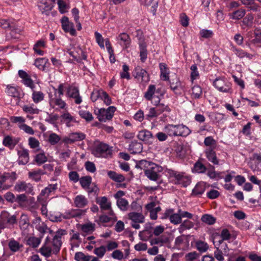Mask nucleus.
<instances>
[{
  "label": "nucleus",
  "instance_id": "obj_18",
  "mask_svg": "<svg viewBox=\"0 0 261 261\" xmlns=\"http://www.w3.org/2000/svg\"><path fill=\"white\" fill-rule=\"evenodd\" d=\"M143 146L142 143L133 141L129 145L128 150L132 154L140 153L142 151Z\"/></svg>",
  "mask_w": 261,
  "mask_h": 261
},
{
  "label": "nucleus",
  "instance_id": "obj_17",
  "mask_svg": "<svg viewBox=\"0 0 261 261\" xmlns=\"http://www.w3.org/2000/svg\"><path fill=\"white\" fill-rule=\"evenodd\" d=\"M205 154L207 160L214 165H219V160L217 158L216 153L213 148H209L205 150Z\"/></svg>",
  "mask_w": 261,
  "mask_h": 261
},
{
  "label": "nucleus",
  "instance_id": "obj_31",
  "mask_svg": "<svg viewBox=\"0 0 261 261\" xmlns=\"http://www.w3.org/2000/svg\"><path fill=\"white\" fill-rule=\"evenodd\" d=\"M18 142V140L17 139H13L11 137L7 136L4 138L3 143L5 146L13 149Z\"/></svg>",
  "mask_w": 261,
  "mask_h": 261
},
{
  "label": "nucleus",
  "instance_id": "obj_55",
  "mask_svg": "<svg viewBox=\"0 0 261 261\" xmlns=\"http://www.w3.org/2000/svg\"><path fill=\"white\" fill-rule=\"evenodd\" d=\"M62 120L61 121L63 123H66L67 126L69 127L71 126L70 123L71 122H77V121L71 116V115H61Z\"/></svg>",
  "mask_w": 261,
  "mask_h": 261
},
{
  "label": "nucleus",
  "instance_id": "obj_23",
  "mask_svg": "<svg viewBox=\"0 0 261 261\" xmlns=\"http://www.w3.org/2000/svg\"><path fill=\"white\" fill-rule=\"evenodd\" d=\"M117 38L118 40L121 41L120 44L123 45L125 48H128L129 46L131 40L127 34L125 33H121Z\"/></svg>",
  "mask_w": 261,
  "mask_h": 261
},
{
  "label": "nucleus",
  "instance_id": "obj_52",
  "mask_svg": "<svg viewBox=\"0 0 261 261\" xmlns=\"http://www.w3.org/2000/svg\"><path fill=\"white\" fill-rule=\"evenodd\" d=\"M160 110L156 111V107L151 108L150 109V113L151 114H154V113H161L165 111L169 112L170 110L167 106H165L163 104H159Z\"/></svg>",
  "mask_w": 261,
  "mask_h": 261
},
{
  "label": "nucleus",
  "instance_id": "obj_19",
  "mask_svg": "<svg viewBox=\"0 0 261 261\" xmlns=\"http://www.w3.org/2000/svg\"><path fill=\"white\" fill-rule=\"evenodd\" d=\"M96 202L102 210H109L111 208V203L108 201L107 197L105 196L97 197Z\"/></svg>",
  "mask_w": 261,
  "mask_h": 261
},
{
  "label": "nucleus",
  "instance_id": "obj_53",
  "mask_svg": "<svg viewBox=\"0 0 261 261\" xmlns=\"http://www.w3.org/2000/svg\"><path fill=\"white\" fill-rule=\"evenodd\" d=\"M29 219L28 216L24 214H22L19 220L20 227L21 228H26L29 226Z\"/></svg>",
  "mask_w": 261,
  "mask_h": 261
},
{
  "label": "nucleus",
  "instance_id": "obj_5",
  "mask_svg": "<svg viewBox=\"0 0 261 261\" xmlns=\"http://www.w3.org/2000/svg\"><path fill=\"white\" fill-rule=\"evenodd\" d=\"M66 234V230L62 229H60L56 232L51 241V244L53 247L52 249L53 254H57L60 252L62 245V237Z\"/></svg>",
  "mask_w": 261,
  "mask_h": 261
},
{
  "label": "nucleus",
  "instance_id": "obj_13",
  "mask_svg": "<svg viewBox=\"0 0 261 261\" xmlns=\"http://www.w3.org/2000/svg\"><path fill=\"white\" fill-rule=\"evenodd\" d=\"M41 220V219L40 217H37L35 218L33 223L34 224H37L35 228L40 233L39 238L42 239L43 237L44 234L47 232L48 227L44 222L40 223Z\"/></svg>",
  "mask_w": 261,
  "mask_h": 261
},
{
  "label": "nucleus",
  "instance_id": "obj_3",
  "mask_svg": "<svg viewBox=\"0 0 261 261\" xmlns=\"http://www.w3.org/2000/svg\"><path fill=\"white\" fill-rule=\"evenodd\" d=\"M113 147L100 142L95 145L92 150V154L96 157L111 158L113 155Z\"/></svg>",
  "mask_w": 261,
  "mask_h": 261
},
{
  "label": "nucleus",
  "instance_id": "obj_46",
  "mask_svg": "<svg viewBox=\"0 0 261 261\" xmlns=\"http://www.w3.org/2000/svg\"><path fill=\"white\" fill-rule=\"evenodd\" d=\"M117 205L118 207L122 211H126L128 208V201L124 198H119L117 199Z\"/></svg>",
  "mask_w": 261,
  "mask_h": 261
},
{
  "label": "nucleus",
  "instance_id": "obj_15",
  "mask_svg": "<svg viewBox=\"0 0 261 261\" xmlns=\"http://www.w3.org/2000/svg\"><path fill=\"white\" fill-rule=\"evenodd\" d=\"M85 138V135L81 133H73L69 135L68 137L65 139V142L68 144L72 143L75 141H81Z\"/></svg>",
  "mask_w": 261,
  "mask_h": 261
},
{
  "label": "nucleus",
  "instance_id": "obj_10",
  "mask_svg": "<svg viewBox=\"0 0 261 261\" xmlns=\"http://www.w3.org/2000/svg\"><path fill=\"white\" fill-rule=\"evenodd\" d=\"M61 22L62 29L65 33H69L72 36L76 35V32L74 28V24L73 22L69 21L68 17L63 16L61 20Z\"/></svg>",
  "mask_w": 261,
  "mask_h": 261
},
{
  "label": "nucleus",
  "instance_id": "obj_22",
  "mask_svg": "<svg viewBox=\"0 0 261 261\" xmlns=\"http://www.w3.org/2000/svg\"><path fill=\"white\" fill-rule=\"evenodd\" d=\"M169 243V238L165 235L152 239L150 241L151 245H159L160 246Z\"/></svg>",
  "mask_w": 261,
  "mask_h": 261
},
{
  "label": "nucleus",
  "instance_id": "obj_9",
  "mask_svg": "<svg viewBox=\"0 0 261 261\" xmlns=\"http://www.w3.org/2000/svg\"><path fill=\"white\" fill-rule=\"evenodd\" d=\"M161 171V167L155 164V167L151 166L149 168L145 169L144 174L150 180L157 181L160 177V175L158 173Z\"/></svg>",
  "mask_w": 261,
  "mask_h": 261
},
{
  "label": "nucleus",
  "instance_id": "obj_28",
  "mask_svg": "<svg viewBox=\"0 0 261 261\" xmlns=\"http://www.w3.org/2000/svg\"><path fill=\"white\" fill-rule=\"evenodd\" d=\"M116 110L114 106H110L108 108H97L94 110V114H113Z\"/></svg>",
  "mask_w": 261,
  "mask_h": 261
},
{
  "label": "nucleus",
  "instance_id": "obj_25",
  "mask_svg": "<svg viewBox=\"0 0 261 261\" xmlns=\"http://www.w3.org/2000/svg\"><path fill=\"white\" fill-rule=\"evenodd\" d=\"M137 137L140 140L149 142L150 141L149 139L152 138V134L150 132L144 129L139 132Z\"/></svg>",
  "mask_w": 261,
  "mask_h": 261
},
{
  "label": "nucleus",
  "instance_id": "obj_38",
  "mask_svg": "<svg viewBox=\"0 0 261 261\" xmlns=\"http://www.w3.org/2000/svg\"><path fill=\"white\" fill-rule=\"evenodd\" d=\"M41 241V239L39 237H30L27 240V244L33 248H36L40 244Z\"/></svg>",
  "mask_w": 261,
  "mask_h": 261
},
{
  "label": "nucleus",
  "instance_id": "obj_48",
  "mask_svg": "<svg viewBox=\"0 0 261 261\" xmlns=\"http://www.w3.org/2000/svg\"><path fill=\"white\" fill-rule=\"evenodd\" d=\"M155 92V86L154 85L149 86L147 91L144 94V97L147 100H150Z\"/></svg>",
  "mask_w": 261,
  "mask_h": 261
},
{
  "label": "nucleus",
  "instance_id": "obj_14",
  "mask_svg": "<svg viewBox=\"0 0 261 261\" xmlns=\"http://www.w3.org/2000/svg\"><path fill=\"white\" fill-rule=\"evenodd\" d=\"M15 190L18 192L25 191L28 193H31L33 191V187L30 183L18 181L15 186Z\"/></svg>",
  "mask_w": 261,
  "mask_h": 261
},
{
  "label": "nucleus",
  "instance_id": "obj_41",
  "mask_svg": "<svg viewBox=\"0 0 261 261\" xmlns=\"http://www.w3.org/2000/svg\"><path fill=\"white\" fill-rule=\"evenodd\" d=\"M32 99L35 103H38L43 100L44 94L41 91L32 90Z\"/></svg>",
  "mask_w": 261,
  "mask_h": 261
},
{
  "label": "nucleus",
  "instance_id": "obj_60",
  "mask_svg": "<svg viewBox=\"0 0 261 261\" xmlns=\"http://www.w3.org/2000/svg\"><path fill=\"white\" fill-rule=\"evenodd\" d=\"M0 27L4 29L10 28L11 29L14 28V25L12 21H10L9 20L3 19H0Z\"/></svg>",
  "mask_w": 261,
  "mask_h": 261
},
{
  "label": "nucleus",
  "instance_id": "obj_39",
  "mask_svg": "<svg viewBox=\"0 0 261 261\" xmlns=\"http://www.w3.org/2000/svg\"><path fill=\"white\" fill-rule=\"evenodd\" d=\"M47 62L48 59L45 58H38L35 60L34 65L40 70H44Z\"/></svg>",
  "mask_w": 261,
  "mask_h": 261
},
{
  "label": "nucleus",
  "instance_id": "obj_24",
  "mask_svg": "<svg viewBox=\"0 0 261 261\" xmlns=\"http://www.w3.org/2000/svg\"><path fill=\"white\" fill-rule=\"evenodd\" d=\"M97 94L98 95V99L100 98L102 100L106 105L109 106L111 103L112 100L111 98L109 96L108 94L102 89H97Z\"/></svg>",
  "mask_w": 261,
  "mask_h": 261
},
{
  "label": "nucleus",
  "instance_id": "obj_33",
  "mask_svg": "<svg viewBox=\"0 0 261 261\" xmlns=\"http://www.w3.org/2000/svg\"><path fill=\"white\" fill-rule=\"evenodd\" d=\"M232 50L240 58L246 57L249 59H251L253 56L252 54H249L242 49L237 48L234 46H232Z\"/></svg>",
  "mask_w": 261,
  "mask_h": 261
},
{
  "label": "nucleus",
  "instance_id": "obj_35",
  "mask_svg": "<svg viewBox=\"0 0 261 261\" xmlns=\"http://www.w3.org/2000/svg\"><path fill=\"white\" fill-rule=\"evenodd\" d=\"M155 167V164L145 160L139 161L136 164V167L139 168L145 171V169L149 168L151 166Z\"/></svg>",
  "mask_w": 261,
  "mask_h": 261
},
{
  "label": "nucleus",
  "instance_id": "obj_29",
  "mask_svg": "<svg viewBox=\"0 0 261 261\" xmlns=\"http://www.w3.org/2000/svg\"><path fill=\"white\" fill-rule=\"evenodd\" d=\"M205 190V186L203 182L197 183L193 189L191 195L197 196L202 195Z\"/></svg>",
  "mask_w": 261,
  "mask_h": 261
},
{
  "label": "nucleus",
  "instance_id": "obj_47",
  "mask_svg": "<svg viewBox=\"0 0 261 261\" xmlns=\"http://www.w3.org/2000/svg\"><path fill=\"white\" fill-rule=\"evenodd\" d=\"M196 247L200 252H204L208 249V245L203 241H198L196 242Z\"/></svg>",
  "mask_w": 261,
  "mask_h": 261
},
{
  "label": "nucleus",
  "instance_id": "obj_6",
  "mask_svg": "<svg viewBox=\"0 0 261 261\" xmlns=\"http://www.w3.org/2000/svg\"><path fill=\"white\" fill-rule=\"evenodd\" d=\"M213 85L220 92L230 94L233 92L231 84L225 79L217 78L213 82Z\"/></svg>",
  "mask_w": 261,
  "mask_h": 261
},
{
  "label": "nucleus",
  "instance_id": "obj_34",
  "mask_svg": "<svg viewBox=\"0 0 261 261\" xmlns=\"http://www.w3.org/2000/svg\"><path fill=\"white\" fill-rule=\"evenodd\" d=\"M2 219L4 224L13 225L17 223L16 217L15 215L10 216L8 213H5L2 216Z\"/></svg>",
  "mask_w": 261,
  "mask_h": 261
},
{
  "label": "nucleus",
  "instance_id": "obj_57",
  "mask_svg": "<svg viewBox=\"0 0 261 261\" xmlns=\"http://www.w3.org/2000/svg\"><path fill=\"white\" fill-rule=\"evenodd\" d=\"M61 140L60 137L55 133H51L49 135L48 139V141L51 145H55L57 144Z\"/></svg>",
  "mask_w": 261,
  "mask_h": 261
},
{
  "label": "nucleus",
  "instance_id": "obj_40",
  "mask_svg": "<svg viewBox=\"0 0 261 261\" xmlns=\"http://www.w3.org/2000/svg\"><path fill=\"white\" fill-rule=\"evenodd\" d=\"M6 93L9 96L14 97H18L19 96V92L18 89L11 85H8L6 88Z\"/></svg>",
  "mask_w": 261,
  "mask_h": 261
},
{
  "label": "nucleus",
  "instance_id": "obj_62",
  "mask_svg": "<svg viewBox=\"0 0 261 261\" xmlns=\"http://www.w3.org/2000/svg\"><path fill=\"white\" fill-rule=\"evenodd\" d=\"M35 160L38 165H41L46 162L47 158L44 153H40L36 155Z\"/></svg>",
  "mask_w": 261,
  "mask_h": 261
},
{
  "label": "nucleus",
  "instance_id": "obj_21",
  "mask_svg": "<svg viewBox=\"0 0 261 261\" xmlns=\"http://www.w3.org/2000/svg\"><path fill=\"white\" fill-rule=\"evenodd\" d=\"M159 67L161 71V79L165 81H169V71L167 64L164 63H161L160 64Z\"/></svg>",
  "mask_w": 261,
  "mask_h": 261
},
{
  "label": "nucleus",
  "instance_id": "obj_20",
  "mask_svg": "<svg viewBox=\"0 0 261 261\" xmlns=\"http://www.w3.org/2000/svg\"><path fill=\"white\" fill-rule=\"evenodd\" d=\"M75 206L79 208H83L88 204L87 199L82 195L76 196L74 199Z\"/></svg>",
  "mask_w": 261,
  "mask_h": 261
},
{
  "label": "nucleus",
  "instance_id": "obj_16",
  "mask_svg": "<svg viewBox=\"0 0 261 261\" xmlns=\"http://www.w3.org/2000/svg\"><path fill=\"white\" fill-rule=\"evenodd\" d=\"M19 155L18 163L19 165H25L29 161V155L28 150L23 149L17 151Z\"/></svg>",
  "mask_w": 261,
  "mask_h": 261
},
{
  "label": "nucleus",
  "instance_id": "obj_51",
  "mask_svg": "<svg viewBox=\"0 0 261 261\" xmlns=\"http://www.w3.org/2000/svg\"><path fill=\"white\" fill-rule=\"evenodd\" d=\"M254 38L251 40L252 44H257L261 43V30L256 28L254 30Z\"/></svg>",
  "mask_w": 261,
  "mask_h": 261
},
{
  "label": "nucleus",
  "instance_id": "obj_54",
  "mask_svg": "<svg viewBox=\"0 0 261 261\" xmlns=\"http://www.w3.org/2000/svg\"><path fill=\"white\" fill-rule=\"evenodd\" d=\"M81 229L85 233L92 232L95 230V224L91 223L84 224L82 225Z\"/></svg>",
  "mask_w": 261,
  "mask_h": 261
},
{
  "label": "nucleus",
  "instance_id": "obj_58",
  "mask_svg": "<svg viewBox=\"0 0 261 261\" xmlns=\"http://www.w3.org/2000/svg\"><path fill=\"white\" fill-rule=\"evenodd\" d=\"M123 71L120 73V77L121 79H126L127 80L130 79V76L128 72L129 67L126 64L122 66Z\"/></svg>",
  "mask_w": 261,
  "mask_h": 261
},
{
  "label": "nucleus",
  "instance_id": "obj_50",
  "mask_svg": "<svg viewBox=\"0 0 261 261\" xmlns=\"http://www.w3.org/2000/svg\"><path fill=\"white\" fill-rule=\"evenodd\" d=\"M23 111L26 113H30L31 114H38L40 110L36 108H34L33 105H24L22 107Z\"/></svg>",
  "mask_w": 261,
  "mask_h": 261
},
{
  "label": "nucleus",
  "instance_id": "obj_37",
  "mask_svg": "<svg viewBox=\"0 0 261 261\" xmlns=\"http://www.w3.org/2000/svg\"><path fill=\"white\" fill-rule=\"evenodd\" d=\"M140 49V57L141 62H144L147 59V49L146 45L145 42H143L140 43L139 45Z\"/></svg>",
  "mask_w": 261,
  "mask_h": 261
},
{
  "label": "nucleus",
  "instance_id": "obj_49",
  "mask_svg": "<svg viewBox=\"0 0 261 261\" xmlns=\"http://www.w3.org/2000/svg\"><path fill=\"white\" fill-rule=\"evenodd\" d=\"M8 246L10 250L13 252L18 251L22 247V245H20L18 242L14 240H11L9 243Z\"/></svg>",
  "mask_w": 261,
  "mask_h": 261
},
{
  "label": "nucleus",
  "instance_id": "obj_36",
  "mask_svg": "<svg viewBox=\"0 0 261 261\" xmlns=\"http://www.w3.org/2000/svg\"><path fill=\"white\" fill-rule=\"evenodd\" d=\"M80 183L83 188L87 189L92 184V178L90 176L87 175L80 178Z\"/></svg>",
  "mask_w": 261,
  "mask_h": 261
},
{
  "label": "nucleus",
  "instance_id": "obj_61",
  "mask_svg": "<svg viewBox=\"0 0 261 261\" xmlns=\"http://www.w3.org/2000/svg\"><path fill=\"white\" fill-rule=\"evenodd\" d=\"M171 222L174 224H178L181 222V216L180 213L173 214L170 216Z\"/></svg>",
  "mask_w": 261,
  "mask_h": 261
},
{
  "label": "nucleus",
  "instance_id": "obj_32",
  "mask_svg": "<svg viewBox=\"0 0 261 261\" xmlns=\"http://www.w3.org/2000/svg\"><path fill=\"white\" fill-rule=\"evenodd\" d=\"M57 189V184H50L47 187H46L43 189L40 195L38 196L37 199L39 201H40L41 198L42 196H45L46 194L47 195L50 194L52 191L56 190Z\"/></svg>",
  "mask_w": 261,
  "mask_h": 261
},
{
  "label": "nucleus",
  "instance_id": "obj_44",
  "mask_svg": "<svg viewBox=\"0 0 261 261\" xmlns=\"http://www.w3.org/2000/svg\"><path fill=\"white\" fill-rule=\"evenodd\" d=\"M245 13V10L242 9H239L232 12L230 14V17L233 19L239 20L244 16Z\"/></svg>",
  "mask_w": 261,
  "mask_h": 261
},
{
  "label": "nucleus",
  "instance_id": "obj_64",
  "mask_svg": "<svg viewBox=\"0 0 261 261\" xmlns=\"http://www.w3.org/2000/svg\"><path fill=\"white\" fill-rule=\"evenodd\" d=\"M190 69L191 70L190 74L191 79L192 81H193L199 76V72L197 70V65L195 64L192 65L190 67Z\"/></svg>",
  "mask_w": 261,
  "mask_h": 261
},
{
  "label": "nucleus",
  "instance_id": "obj_4",
  "mask_svg": "<svg viewBox=\"0 0 261 261\" xmlns=\"http://www.w3.org/2000/svg\"><path fill=\"white\" fill-rule=\"evenodd\" d=\"M132 74L137 82L143 86H144L150 80L148 72L139 66L135 68Z\"/></svg>",
  "mask_w": 261,
  "mask_h": 261
},
{
  "label": "nucleus",
  "instance_id": "obj_59",
  "mask_svg": "<svg viewBox=\"0 0 261 261\" xmlns=\"http://www.w3.org/2000/svg\"><path fill=\"white\" fill-rule=\"evenodd\" d=\"M253 17L251 15H247L242 20L243 25L247 27H251L253 23Z\"/></svg>",
  "mask_w": 261,
  "mask_h": 261
},
{
  "label": "nucleus",
  "instance_id": "obj_7",
  "mask_svg": "<svg viewBox=\"0 0 261 261\" xmlns=\"http://www.w3.org/2000/svg\"><path fill=\"white\" fill-rule=\"evenodd\" d=\"M171 177H174L176 181L175 184L181 185L184 187H186L191 183V179L189 177L184 175L183 173H179L174 170L170 172Z\"/></svg>",
  "mask_w": 261,
  "mask_h": 261
},
{
  "label": "nucleus",
  "instance_id": "obj_63",
  "mask_svg": "<svg viewBox=\"0 0 261 261\" xmlns=\"http://www.w3.org/2000/svg\"><path fill=\"white\" fill-rule=\"evenodd\" d=\"M194 168L195 171L198 173H204L206 170V167L200 162L195 163Z\"/></svg>",
  "mask_w": 261,
  "mask_h": 261
},
{
  "label": "nucleus",
  "instance_id": "obj_12",
  "mask_svg": "<svg viewBox=\"0 0 261 261\" xmlns=\"http://www.w3.org/2000/svg\"><path fill=\"white\" fill-rule=\"evenodd\" d=\"M51 241L49 237H47L43 246L40 248V253L46 257L50 256L52 254V248L51 247Z\"/></svg>",
  "mask_w": 261,
  "mask_h": 261
},
{
  "label": "nucleus",
  "instance_id": "obj_1",
  "mask_svg": "<svg viewBox=\"0 0 261 261\" xmlns=\"http://www.w3.org/2000/svg\"><path fill=\"white\" fill-rule=\"evenodd\" d=\"M66 90V95L67 97L73 98L74 102L80 104L82 101V97L80 95L79 89L77 87L68 84H60L57 89H55V92L57 91L60 95H63L64 90Z\"/></svg>",
  "mask_w": 261,
  "mask_h": 261
},
{
  "label": "nucleus",
  "instance_id": "obj_43",
  "mask_svg": "<svg viewBox=\"0 0 261 261\" xmlns=\"http://www.w3.org/2000/svg\"><path fill=\"white\" fill-rule=\"evenodd\" d=\"M201 220L203 222L208 225H213L216 221V219L215 217L209 214L203 215L202 216Z\"/></svg>",
  "mask_w": 261,
  "mask_h": 261
},
{
  "label": "nucleus",
  "instance_id": "obj_42",
  "mask_svg": "<svg viewBox=\"0 0 261 261\" xmlns=\"http://www.w3.org/2000/svg\"><path fill=\"white\" fill-rule=\"evenodd\" d=\"M92 256L86 255L82 252H76L74 256V259L76 261H90Z\"/></svg>",
  "mask_w": 261,
  "mask_h": 261
},
{
  "label": "nucleus",
  "instance_id": "obj_56",
  "mask_svg": "<svg viewBox=\"0 0 261 261\" xmlns=\"http://www.w3.org/2000/svg\"><path fill=\"white\" fill-rule=\"evenodd\" d=\"M200 36L205 39L212 38L214 36V33L212 30L207 29H202L200 32Z\"/></svg>",
  "mask_w": 261,
  "mask_h": 261
},
{
  "label": "nucleus",
  "instance_id": "obj_11",
  "mask_svg": "<svg viewBox=\"0 0 261 261\" xmlns=\"http://www.w3.org/2000/svg\"><path fill=\"white\" fill-rule=\"evenodd\" d=\"M19 76L22 79V83L27 87H29L32 90L35 87L34 82L32 80L30 75L25 71L19 70L18 71Z\"/></svg>",
  "mask_w": 261,
  "mask_h": 261
},
{
  "label": "nucleus",
  "instance_id": "obj_26",
  "mask_svg": "<svg viewBox=\"0 0 261 261\" xmlns=\"http://www.w3.org/2000/svg\"><path fill=\"white\" fill-rule=\"evenodd\" d=\"M129 218L135 223H143L144 217L141 213L131 212L128 214Z\"/></svg>",
  "mask_w": 261,
  "mask_h": 261
},
{
  "label": "nucleus",
  "instance_id": "obj_30",
  "mask_svg": "<svg viewBox=\"0 0 261 261\" xmlns=\"http://www.w3.org/2000/svg\"><path fill=\"white\" fill-rule=\"evenodd\" d=\"M108 175L111 179L117 182H123L125 179V177L122 174H118L113 171H109Z\"/></svg>",
  "mask_w": 261,
  "mask_h": 261
},
{
  "label": "nucleus",
  "instance_id": "obj_45",
  "mask_svg": "<svg viewBox=\"0 0 261 261\" xmlns=\"http://www.w3.org/2000/svg\"><path fill=\"white\" fill-rule=\"evenodd\" d=\"M194 226V223L190 220H185L180 225L179 232L181 233L186 229H190Z\"/></svg>",
  "mask_w": 261,
  "mask_h": 261
},
{
  "label": "nucleus",
  "instance_id": "obj_8",
  "mask_svg": "<svg viewBox=\"0 0 261 261\" xmlns=\"http://www.w3.org/2000/svg\"><path fill=\"white\" fill-rule=\"evenodd\" d=\"M168 81L171 89L176 95H181L183 92L186 91L185 84L176 76L174 79L169 80Z\"/></svg>",
  "mask_w": 261,
  "mask_h": 261
},
{
  "label": "nucleus",
  "instance_id": "obj_2",
  "mask_svg": "<svg viewBox=\"0 0 261 261\" xmlns=\"http://www.w3.org/2000/svg\"><path fill=\"white\" fill-rule=\"evenodd\" d=\"M165 131L170 136H187L191 130L183 124H168L165 127Z\"/></svg>",
  "mask_w": 261,
  "mask_h": 261
},
{
  "label": "nucleus",
  "instance_id": "obj_27",
  "mask_svg": "<svg viewBox=\"0 0 261 261\" xmlns=\"http://www.w3.org/2000/svg\"><path fill=\"white\" fill-rule=\"evenodd\" d=\"M38 8L42 14L47 15L52 9V6L46 0L42 1L38 4Z\"/></svg>",
  "mask_w": 261,
  "mask_h": 261
}]
</instances>
